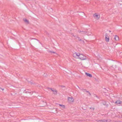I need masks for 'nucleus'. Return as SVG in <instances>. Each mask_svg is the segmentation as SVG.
I'll list each match as a JSON object with an SVG mask.
<instances>
[{
    "mask_svg": "<svg viewBox=\"0 0 122 122\" xmlns=\"http://www.w3.org/2000/svg\"><path fill=\"white\" fill-rule=\"evenodd\" d=\"M87 58L86 56L82 54H80L78 59L81 60L83 61L86 59Z\"/></svg>",
    "mask_w": 122,
    "mask_h": 122,
    "instance_id": "1",
    "label": "nucleus"
},
{
    "mask_svg": "<svg viewBox=\"0 0 122 122\" xmlns=\"http://www.w3.org/2000/svg\"><path fill=\"white\" fill-rule=\"evenodd\" d=\"M94 18L97 20L99 19L100 17V15L98 13H95L93 15Z\"/></svg>",
    "mask_w": 122,
    "mask_h": 122,
    "instance_id": "2",
    "label": "nucleus"
},
{
    "mask_svg": "<svg viewBox=\"0 0 122 122\" xmlns=\"http://www.w3.org/2000/svg\"><path fill=\"white\" fill-rule=\"evenodd\" d=\"M68 100L70 103H72L74 102V99L72 97H68Z\"/></svg>",
    "mask_w": 122,
    "mask_h": 122,
    "instance_id": "3",
    "label": "nucleus"
},
{
    "mask_svg": "<svg viewBox=\"0 0 122 122\" xmlns=\"http://www.w3.org/2000/svg\"><path fill=\"white\" fill-rule=\"evenodd\" d=\"M105 40L107 42L109 41V36L108 35L107 33H106L105 35Z\"/></svg>",
    "mask_w": 122,
    "mask_h": 122,
    "instance_id": "4",
    "label": "nucleus"
},
{
    "mask_svg": "<svg viewBox=\"0 0 122 122\" xmlns=\"http://www.w3.org/2000/svg\"><path fill=\"white\" fill-rule=\"evenodd\" d=\"M49 89L51 90L53 92L54 94H57V91L55 89L52 88H49Z\"/></svg>",
    "mask_w": 122,
    "mask_h": 122,
    "instance_id": "5",
    "label": "nucleus"
},
{
    "mask_svg": "<svg viewBox=\"0 0 122 122\" xmlns=\"http://www.w3.org/2000/svg\"><path fill=\"white\" fill-rule=\"evenodd\" d=\"M114 39L116 41H118L119 40L118 37L117 35H116L115 36Z\"/></svg>",
    "mask_w": 122,
    "mask_h": 122,
    "instance_id": "6",
    "label": "nucleus"
},
{
    "mask_svg": "<svg viewBox=\"0 0 122 122\" xmlns=\"http://www.w3.org/2000/svg\"><path fill=\"white\" fill-rule=\"evenodd\" d=\"M60 106L61 107V108L62 110H63L65 108V106L64 105L61 104H59Z\"/></svg>",
    "mask_w": 122,
    "mask_h": 122,
    "instance_id": "7",
    "label": "nucleus"
},
{
    "mask_svg": "<svg viewBox=\"0 0 122 122\" xmlns=\"http://www.w3.org/2000/svg\"><path fill=\"white\" fill-rule=\"evenodd\" d=\"M85 74L87 76H89V77H91L92 76V75L91 74L89 73H86Z\"/></svg>",
    "mask_w": 122,
    "mask_h": 122,
    "instance_id": "8",
    "label": "nucleus"
},
{
    "mask_svg": "<svg viewBox=\"0 0 122 122\" xmlns=\"http://www.w3.org/2000/svg\"><path fill=\"white\" fill-rule=\"evenodd\" d=\"M121 102L119 100L115 102L116 103H117V104H121Z\"/></svg>",
    "mask_w": 122,
    "mask_h": 122,
    "instance_id": "9",
    "label": "nucleus"
},
{
    "mask_svg": "<svg viewBox=\"0 0 122 122\" xmlns=\"http://www.w3.org/2000/svg\"><path fill=\"white\" fill-rule=\"evenodd\" d=\"M23 20L26 23H28V20L26 19H23Z\"/></svg>",
    "mask_w": 122,
    "mask_h": 122,
    "instance_id": "10",
    "label": "nucleus"
},
{
    "mask_svg": "<svg viewBox=\"0 0 122 122\" xmlns=\"http://www.w3.org/2000/svg\"><path fill=\"white\" fill-rule=\"evenodd\" d=\"M80 54L79 53H76V58L78 59Z\"/></svg>",
    "mask_w": 122,
    "mask_h": 122,
    "instance_id": "11",
    "label": "nucleus"
},
{
    "mask_svg": "<svg viewBox=\"0 0 122 122\" xmlns=\"http://www.w3.org/2000/svg\"><path fill=\"white\" fill-rule=\"evenodd\" d=\"M76 53H73V56L74 57L76 58Z\"/></svg>",
    "mask_w": 122,
    "mask_h": 122,
    "instance_id": "12",
    "label": "nucleus"
},
{
    "mask_svg": "<svg viewBox=\"0 0 122 122\" xmlns=\"http://www.w3.org/2000/svg\"><path fill=\"white\" fill-rule=\"evenodd\" d=\"M49 52H50L52 53H56V54H57V53H56L54 51H49Z\"/></svg>",
    "mask_w": 122,
    "mask_h": 122,
    "instance_id": "13",
    "label": "nucleus"
},
{
    "mask_svg": "<svg viewBox=\"0 0 122 122\" xmlns=\"http://www.w3.org/2000/svg\"><path fill=\"white\" fill-rule=\"evenodd\" d=\"M81 34H84V33H85V32L82 31L81 32Z\"/></svg>",
    "mask_w": 122,
    "mask_h": 122,
    "instance_id": "14",
    "label": "nucleus"
},
{
    "mask_svg": "<svg viewBox=\"0 0 122 122\" xmlns=\"http://www.w3.org/2000/svg\"><path fill=\"white\" fill-rule=\"evenodd\" d=\"M91 33H90V34H88V35H91Z\"/></svg>",
    "mask_w": 122,
    "mask_h": 122,
    "instance_id": "15",
    "label": "nucleus"
}]
</instances>
